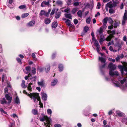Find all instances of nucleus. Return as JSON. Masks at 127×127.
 Listing matches in <instances>:
<instances>
[{
    "instance_id": "12",
    "label": "nucleus",
    "mask_w": 127,
    "mask_h": 127,
    "mask_svg": "<svg viewBox=\"0 0 127 127\" xmlns=\"http://www.w3.org/2000/svg\"><path fill=\"white\" fill-rule=\"evenodd\" d=\"M106 6L110 8H112L113 7V3L111 2H110L106 5Z\"/></svg>"
},
{
    "instance_id": "38",
    "label": "nucleus",
    "mask_w": 127,
    "mask_h": 127,
    "mask_svg": "<svg viewBox=\"0 0 127 127\" xmlns=\"http://www.w3.org/2000/svg\"><path fill=\"white\" fill-rule=\"evenodd\" d=\"M91 20V19L90 18V17L87 18L86 19V22L87 23V24H89Z\"/></svg>"
},
{
    "instance_id": "7",
    "label": "nucleus",
    "mask_w": 127,
    "mask_h": 127,
    "mask_svg": "<svg viewBox=\"0 0 127 127\" xmlns=\"http://www.w3.org/2000/svg\"><path fill=\"white\" fill-rule=\"evenodd\" d=\"M51 0H48L47 1H43L41 3V6L42 7H43L46 6H48Z\"/></svg>"
},
{
    "instance_id": "49",
    "label": "nucleus",
    "mask_w": 127,
    "mask_h": 127,
    "mask_svg": "<svg viewBox=\"0 0 127 127\" xmlns=\"http://www.w3.org/2000/svg\"><path fill=\"white\" fill-rule=\"evenodd\" d=\"M111 38L109 36H108L106 38V39H105V40H106L107 41H109L111 40Z\"/></svg>"
},
{
    "instance_id": "33",
    "label": "nucleus",
    "mask_w": 127,
    "mask_h": 127,
    "mask_svg": "<svg viewBox=\"0 0 127 127\" xmlns=\"http://www.w3.org/2000/svg\"><path fill=\"white\" fill-rule=\"evenodd\" d=\"M71 22V21L69 19H67V20H66V21H65V22L66 24V25L68 26L69 25L70 23Z\"/></svg>"
},
{
    "instance_id": "25",
    "label": "nucleus",
    "mask_w": 127,
    "mask_h": 127,
    "mask_svg": "<svg viewBox=\"0 0 127 127\" xmlns=\"http://www.w3.org/2000/svg\"><path fill=\"white\" fill-rule=\"evenodd\" d=\"M105 39V38L103 37H101L99 41V42L100 44H101L103 43V41H104Z\"/></svg>"
},
{
    "instance_id": "51",
    "label": "nucleus",
    "mask_w": 127,
    "mask_h": 127,
    "mask_svg": "<svg viewBox=\"0 0 127 127\" xmlns=\"http://www.w3.org/2000/svg\"><path fill=\"white\" fill-rule=\"evenodd\" d=\"M17 60L18 63H20V64H21V59L19 58H17Z\"/></svg>"
},
{
    "instance_id": "58",
    "label": "nucleus",
    "mask_w": 127,
    "mask_h": 127,
    "mask_svg": "<svg viewBox=\"0 0 127 127\" xmlns=\"http://www.w3.org/2000/svg\"><path fill=\"white\" fill-rule=\"evenodd\" d=\"M103 28L104 29H105L107 27L106 24H103Z\"/></svg>"
},
{
    "instance_id": "17",
    "label": "nucleus",
    "mask_w": 127,
    "mask_h": 127,
    "mask_svg": "<svg viewBox=\"0 0 127 127\" xmlns=\"http://www.w3.org/2000/svg\"><path fill=\"white\" fill-rule=\"evenodd\" d=\"M99 60L101 63H105V60L104 58L101 57H99Z\"/></svg>"
},
{
    "instance_id": "35",
    "label": "nucleus",
    "mask_w": 127,
    "mask_h": 127,
    "mask_svg": "<svg viewBox=\"0 0 127 127\" xmlns=\"http://www.w3.org/2000/svg\"><path fill=\"white\" fill-rule=\"evenodd\" d=\"M47 112L48 114L49 115H51L52 113V111L50 109H48L47 110Z\"/></svg>"
},
{
    "instance_id": "21",
    "label": "nucleus",
    "mask_w": 127,
    "mask_h": 127,
    "mask_svg": "<svg viewBox=\"0 0 127 127\" xmlns=\"http://www.w3.org/2000/svg\"><path fill=\"white\" fill-rule=\"evenodd\" d=\"M61 13L60 12H58L56 13L55 16V18L56 19L59 18L61 15Z\"/></svg>"
},
{
    "instance_id": "28",
    "label": "nucleus",
    "mask_w": 127,
    "mask_h": 127,
    "mask_svg": "<svg viewBox=\"0 0 127 127\" xmlns=\"http://www.w3.org/2000/svg\"><path fill=\"white\" fill-rule=\"evenodd\" d=\"M32 112L33 114L36 115L37 114V110H35V109H33L32 110Z\"/></svg>"
},
{
    "instance_id": "39",
    "label": "nucleus",
    "mask_w": 127,
    "mask_h": 127,
    "mask_svg": "<svg viewBox=\"0 0 127 127\" xmlns=\"http://www.w3.org/2000/svg\"><path fill=\"white\" fill-rule=\"evenodd\" d=\"M26 71L30 72L31 67L30 66H28L26 67Z\"/></svg>"
},
{
    "instance_id": "45",
    "label": "nucleus",
    "mask_w": 127,
    "mask_h": 127,
    "mask_svg": "<svg viewBox=\"0 0 127 127\" xmlns=\"http://www.w3.org/2000/svg\"><path fill=\"white\" fill-rule=\"evenodd\" d=\"M0 111L1 113H3L5 114H7V112H5V111H4L3 110V109L2 108H0Z\"/></svg>"
},
{
    "instance_id": "10",
    "label": "nucleus",
    "mask_w": 127,
    "mask_h": 127,
    "mask_svg": "<svg viewBox=\"0 0 127 127\" xmlns=\"http://www.w3.org/2000/svg\"><path fill=\"white\" fill-rule=\"evenodd\" d=\"M58 81V80L56 78L54 79L53 80L51 83V85L53 86L55 85L57 83Z\"/></svg>"
},
{
    "instance_id": "55",
    "label": "nucleus",
    "mask_w": 127,
    "mask_h": 127,
    "mask_svg": "<svg viewBox=\"0 0 127 127\" xmlns=\"http://www.w3.org/2000/svg\"><path fill=\"white\" fill-rule=\"evenodd\" d=\"M71 0H67V3L68 5H71Z\"/></svg>"
},
{
    "instance_id": "31",
    "label": "nucleus",
    "mask_w": 127,
    "mask_h": 127,
    "mask_svg": "<svg viewBox=\"0 0 127 127\" xmlns=\"http://www.w3.org/2000/svg\"><path fill=\"white\" fill-rule=\"evenodd\" d=\"M122 121L123 123H125L126 125H127V118H123L122 120Z\"/></svg>"
},
{
    "instance_id": "16",
    "label": "nucleus",
    "mask_w": 127,
    "mask_h": 127,
    "mask_svg": "<svg viewBox=\"0 0 127 127\" xmlns=\"http://www.w3.org/2000/svg\"><path fill=\"white\" fill-rule=\"evenodd\" d=\"M120 23V21H119V22H117L116 20L115 21V23L114 24V28H116L117 26H119V24Z\"/></svg>"
},
{
    "instance_id": "40",
    "label": "nucleus",
    "mask_w": 127,
    "mask_h": 127,
    "mask_svg": "<svg viewBox=\"0 0 127 127\" xmlns=\"http://www.w3.org/2000/svg\"><path fill=\"white\" fill-rule=\"evenodd\" d=\"M32 75L30 73H29L28 76H26L25 77V79L26 80H27L28 79L29 77H31V76Z\"/></svg>"
},
{
    "instance_id": "3",
    "label": "nucleus",
    "mask_w": 127,
    "mask_h": 127,
    "mask_svg": "<svg viewBox=\"0 0 127 127\" xmlns=\"http://www.w3.org/2000/svg\"><path fill=\"white\" fill-rule=\"evenodd\" d=\"M122 63L123 65V66L121 65L118 66L119 68L121 70V74L122 75H127V72L126 74L124 73V71H127V64L125 62H122Z\"/></svg>"
},
{
    "instance_id": "32",
    "label": "nucleus",
    "mask_w": 127,
    "mask_h": 127,
    "mask_svg": "<svg viewBox=\"0 0 127 127\" xmlns=\"http://www.w3.org/2000/svg\"><path fill=\"white\" fill-rule=\"evenodd\" d=\"M25 81L24 80H23L22 81V82L21 84V86L22 87H26L27 86L25 85Z\"/></svg>"
},
{
    "instance_id": "1",
    "label": "nucleus",
    "mask_w": 127,
    "mask_h": 127,
    "mask_svg": "<svg viewBox=\"0 0 127 127\" xmlns=\"http://www.w3.org/2000/svg\"><path fill=\"white\" fill-rule=\"evenodd\" d=\"M108 67L109 69V74L110 75H113L118 76L119 73L117 71H112V70H115L116 68L115 65L112 63H110L109 64Z\"/></svg>"
},
{
    "instance_id": "36",
    "label": "nucleus",
    "mask_w": 127,
    "mask_h": 127,
    "mask_svg": "<svg viewBox=\"0 0 127 127\" xmlns=\"http://www.w3.org/2000/svg\"><path fill=\"white\" fill-rule=\"evenodd\" d=\"M94 43L96 47H99V45L97 40L95 41L94 42Z\"/></svg>"
},
{
    "instance_id": "56",
    "label": "nucleus",
    "mask_w": 127,
    "mask_h": 127,
    "mask_svg": "<svg viewBox=\"0 0 127 127\" xmlns=\"http://www.w3.org/2000/svg\"><path fill=\"white\" fill-rule=\"evenodd\" d=\"M74 24H75L76 25L77 24V23H78V20L77 19H75L74 20Z\"/></svg>"
},
{
    "instance_id": "57",
    "label": "nucleus",
    "mask_w": 127,
    "mask_h": 127,
    "mask_svg": "<svg viewBox=\"0 0 127 127\" xmlns=\"http://www.w3.org/2000/svg\"><path fill=\"white\" fill-rule=\"evenodd\" d=\"M14 123H11L9 125V127H12L13 126H14Z\"/></svg>"
},
{
    "instance_id": "47",
    "label": "nucleus",
    "mask_w": 127,
    "mask_h": 127,
    "mask_svg": "<svg viewBox=\"0 0 127 127\" xmlns=\"http://www.w3.org/2000/svg\"><path fill=\"white\" fill-rule=\"evenodd\" d=\"M45 11L43 10H42L41 11L40 15H41L42 16L44 14H45Z\"/></svg>"
},
{
    "instance_id": "53",
    "label": "nucleus",
    "mask_w": 127,
    "mask_h": 127,
    "mask_svg": "<svg viewBox=\"0 0 127 127\" xmlns=\"http://www.w3.org/2000/svg\"><path fill=\"white\" fill-rule=\"evenodd\" d=\"M55 11V9H53L50 14V15L52 16V15H53V14L54 13Z\"/></svg>"
},
{
    "instance_id": "64",
    "label": "nucleus",
    "mask_w": 127,
    "mask_h": 127,
    "mask_svg": "<svg viewBox=\"0 0 127 127\" xmlns=\"http://www.w3.org/2000/svg\"><path fill=\"white\" fill-rule=\"evenodd\" d=\"M123 6H124L123 4V3H122L121 4V5L120 7V8L121 9H122L123 8Z\"/></svg>"
},
{
    "instance_id": "24",
    "label": "nucleus",
    "mask_w": 127,
    "mask_h": 127,
    "mask_svg": "<svg viewBox=\"0 0 127 127\" xmlns=\"http://www.w3.org/2000/svg\"><path fill=\"white\" fill-rule=\"evenodd\" d=\"M29 15V14L27 13H25L23 14L21 16L22 18H24L28 16Z\"/></svg>"
},
{
    "instance_id": "4",
    "label": "nucleus",
    "mask_w": 127,
    "mask_h": 127,
    "mask_svg": "<svg viewBox=\"0 0 127 127\" xmlns=\"http://www.w3.org/2000/svg\"><path fill=\"white\" fill-rule=\"evenodd\" d=\"M41 122H44L45 120L46 121V123L45 122L44 123V125H46V124L48 125H50V123L51 120L47 116H44L43 117L39 118Z\"/></svg>"
},
{
    "instance_id": "46",
    "label": "nucleus",
    "mask_w": 127,
    "mask_h": 127,
    "mask_svg": "<svg viewBox=\"0 0 127 127\" xmlns=\"http://www.w3.org/2000/svg\"><path fill=\"white\" fill-rule=\"evenodd\" d=\"M80 3L81 2H75L73 4L74 6H78L79 5V3Z\"/></svg>"
},
{
    "instance_id": "18",
    "label": "nucleus",
    "mask_w": 127,
    "mask_h": 127,
    "mask_svg": "<svg viewBox=\"0 0 127 127\" xmlns=\"http://www.w3.org/2000/svg\"><path fill=\"white\" fill-rule=\"evenodd\" d=\"M65 16L66 18L70 19H71L72 17V16L70 14L67 13H66L65 14Z\"/></svg>"
},
{
    "instance_id": "30",
    "label": "nucleus",
    "mask_w": 127,
    "mask_h": 127,
    "mask_svg": "<svg viewBox=\"0 0 127 127\" xmlns=\"http://www.w3.org/2000/svg\"><path fill=\"white\" fill-rule=\"evenodd\" d=\"M108 18L107 17L105 18L103 20V24H107Z\"/></svg>"
},
{
    "instance_id": "52",
    "label": "nucleus",
    "mask_w": 127,
    "mask_h": 127,
    "mask_svg": "<svg viewBox=\"0 0 127 127\" xmlns=\"http://www.w3.org/2000/svg\"><path fill=\"white\" fill-rule=\"evenodd\" d=\"M108 60L112 62H114L115 61V60L114 59H113L111 58H109L108 59Z\"/></svg>"
},
{
    "instance_id": "9",
    "label": "nucleus",
    "mask_w": 127,
    "mask_h": 127,
    "mask_svg": "<svg viewBox=\"0 0 127 127\" xmlns=\"http://www.w3.org/2000/svg\"><path fill=\"white\" fill-rule=\"evenodd\" d=\"M89 28L87 26H86L84 28L83 32L81 34L82 36L84 35L87 32Z\"/></svg>"
},
{
    "instance_id": "60",
    "label": "nucleus",
    "mask_w": 127,
    "mask_h": 127,
    "mask_svg": "<svg viewBox=\"0 0 127 127\" xmlns=\"http://www.w3.org/2000/svg\"><path fill=\"white\" fill-rule=\"evenodd\" d=\"M102 28H100V29L99 30V33L100 34H101L102 33Z\"/></svg>"
},
{
    "instance_id": "54",
    "label": "nucleus",
    "mask_w": 127,
    "mask_h": 127,
    "mask_svg": "<svg viewBox=\"0 0 127 127\" xmlns=\"http://www.w3.org/2000/svg\"><path fill=\"white\" fill-rule=\"evenodd\" d=\"M5 76L4 75H2V82H3L4 81Z\"/></svg>"
},
{
    "instance_id": "42",
    "label": "nucleus",
    "mask_w": 127,
    "mask_h": 127,
    "mask_svg": "<svg viewBox=\"0 0 127 127\" xmlns=\"http://www.w3.org/2000/svg\"><path fill=\"white\" fill-rule=\"evenodd\" d=\"M126 78H124L123 80H121L120 82L121 84H124V82L126 81Z\"/></svg>"
},
{
    "instance_id": "50",
    "label": "nucleus",
    "mask_w": 127,
    "mask_h": 127,
    "mask_svg": "<svg viewBox=\"0 0 127 127\" xmlns=\"http://www.w3.org/2000/svg\"><path fill=\"white\" fill-rule=\"evenodd\" d=\"M54 127H61L60 125L58 124H56L54 125Z\"/></svg>"
},
{
    "instance_id": "14",
    "label": "nucleus",
    "mask_w": 127,
    "mask_h": 127,
    "mask_svg": "<svg viewBox=\"0 0 127 127\" xmlns=\"http://www.w3.org/2000/svg\"><path fill=\"white\" fill-rule=\"evenodd\" d=\"M35 23V22L34 21L32 20L30 21L28 24L29 26H33Z\"/></svg>"
},
{
    "instance_id": "22",
    "label": "nucleus",
    "mask_w": 127,
    "mask_h": 127,
    "mask_svg": "<svg viewBox=\"0 0 127 127\" xmlns=\"http://www.w3.org/2000/svg\"><path fill=\"white\" fill-rule=\"evenodd\" d=\"M15 103L17 104L20 103V100L18 96H16V97L15 99Z\"/></svg>"
},
{
    "instance_id": "23",
    "label": "nucleus",
    "mask_w": 127,
    "mask_h": 127,
    "mask_svg": "<svg viewBox=\"0 0 127 127\" xmlns=\"http://www.w3.org/2000/svg\"><path fill=\"white\" fill-rule=\"evenodd\" d=\"M50 66L49 65H46L45 67V71L46 72H48L50 70Z\"/></svg>"
},
{
    "instance_id": "11",
    "label": "nucleus",
    "mask_w": 127,
    "mask_h": 127,
    "mask_svg": "<svg viewBox=\"0 0 127 127\" xmlns=\"http://www.w3.org/2000/svg\"><path fill=\"white\" fill-rule=\"evenodd\" d=\"M42 98L43 100H46L47 99V95L44 93H42Z\"/></svg>"
},
{
    "instance_id": "6",
    "label": "nucleus",
    "mask_w": 127,
    "mask_h": 127,
    "mask_svg": "<svg viewBox=\"0 0 127 127\" xmlns=\"http://www.w3.org/2000/svg\"><path fill=\"white\" fill-rule=\"evenodd\" d=\"M5 97L7 100H8V104H10L11 102L12 97L9 94H6L5 95Z\"/></svg>"
},
{
    "instance_id": "48",
    "label": "nucleus",
    "mask_w": 127,
    "mask_h": 127,
    "mask_svg": "<svg viewBox=\"0 0 127 127\" xmlns=\"http://www.w3.org/2000/svg\"><path fill=\"white\" fill-rule=\"evenodd\" d=\"M114 11V10L112 8H110L109 10V12L110 14H112L113 13Z\"/></svg>"
},
{
    "instance_id": "19",
    "label": "nucleus",
    "mask_w": 127,
    "mask_h": 127,
    "mask_svg": "<svg viewBox=\"0 0 127 127\" xmlns=\"http://www.w3.org/2000/svg\"><path fill=\"white\" fill-rule=\"evenodd\" d=\"M44 22L46 24H48L51 22V20L49 19L46 18Z\"/></svg>"
},
{
    "instance_id": "41",
    "label": "nucleus",
    "mask_w": 127,
    "mask_h": 127,
    "mask_svg": "<svg viewBox=\"0 0 127 127\" xmlns=\"http://www.w3.org/2000/svg\"><path fill=\"white\" fill-rule=\"evenodd\" d=\"M122 91L125 92L127 91V88H120Z\"/></svg>"
},
{
    "instance_id": "62",
    "label": "nucleus",
    "mask_w": 127,
    "mask_h": 127,
    "mask_svg": "<svg viewBox=\"0 0 127 127\" xmlns=\"http://www.w3.org/2000/svg\"><path fill=\"white\" fill-rule=\"evenodd\" d=\"M127 37L126 36H124L123 39L124 41H127Z\"/></svg>"
},
{
    "instance_id": "43",
    "label": "nucleus",
    "mask_w": 127,
    "mask_h": 127,
    "mask_svg": "<svg viewBox=\"0 0 127 127\" xmlns=\"http://www.w3.org/2000/svg\"><path fill=\"white\" fill-rule=\"evenodd\" d=\"M30 79L32 81V82L33 81H36V76H35L31 78H30Z\"/></svg>"
},
{
    "instance_id": "20",
    "label": "nucleus",
    "mask_w": 127,
    "mask_h": 127,
    "mask_svg": "<svg viewBox=\"0 0 127 127\" xmlns=\"http://www.w3.org/2000/svg\"><path fill=\"white\" fill-rule=\"evenodd\" d=\"M57 23L56 22H54L52 23V26L53 28H56L57 26Z\"/></svg>"
},
{
    "instance_id": "13",
    "label": "nucleus",
    "mask_w": 127,
    "mask_h": 127,
    "mask_svg": "<svg viewBox=\"0 0 127 127\" xmlns=\"http://www.w3.org/2000/svg\"><path fill=\"white\" fill-rule=\"evenodd\" d=\"M116 113L119 116H123L124 114L119 111H116Z\"/></svg>"
},
{
    "instance_id": "44",
    "label": "nucleus",
    "mask_w": 127,
    "mask_h": 127,
    "mask_svg": "<svg viewBox=\"0 0 127 127\" xmlns=\"http://www.w3.org/2000/svg\"><path fill=\"white\" fill-rule=\"evenodd\" d=\"M56 4L58 5H61L62 4V2L61 1L58 0L56 2Z\"/></svg>"
},
{
    "instance_id": "5",
    "label": "nucleus",
    "mask_w": 127,
    "mask_h": 127,
    "mask_svg": "<svg viewBox=\"0 0 127 127\" xmlns=\"http://www.w3.org/2000/svg\"><path fill=\"white\" fill-rule=\"evenodd\" d=\"M127 20V10L125 11L124 15L123 17V20L122 22V25H124L126 23V21Z\"/></svg>"
},
{
    "instance_id": "27",
    "label": "nucleus",
    "mask_w": 127,
    "mask_h": 127,
    "mask_svg": "<svg viewBox=\"0 0 127 127\" xmlns=\"http://www.w3.org/2000/svg\"><path fill=\"white\" fill-rule=\"evenodd\" d=\"M32 72L33 74H35L36 72V69L34 67H33L32 68Z\"/></svg>"
},
{
    "instance_id": "37",
    "label": "nucleus",
    "mask_w": 127,
    "mask_h": 127,
    "mask_svg": "<svg viewBox=\"0 0 127 127\" xmlns=\"http://www.w3.org/2000/svg\"><path fill=\"white\" fill-rule=\"evenodd\" d=\"M77 14L79 17H81L82 16V12L81 11L79 10L77 12Z\"/></svg>"
},
{
    "instance_id": "15",
    "label": "nucleus",
    "mask_w": 127,
    "mask_h": 127,
    "mask_svg": "<svg viewBox=\"0 0 127 127\" xmlns=\"http://www.w3.org/2000/svg\"><path fill=\"white\" fill-rule=\"evenodd\" d=\"M38 85L41 87H43L44 85V83L43 80H41V81L38 82L37 83Z\"/></svg>"
},
{
    "instance_id": "63",
    "label": "nucleus",
    "mask_w": 127,
    "mask_h": 127,
    "mask_svg": "<svg viewBox=\"0 0 127 127\" xmlns=\"http://www.w3.org/2000/svg\"><path fill=\"white\" fill-rule=\"evenodd\" d=\"M113 2V6L114 7H115L117 5V3L115 1Z\"/></svg>"
},
{
    "instance_id": "8",
    "label": "nucleus",
    "mask_w": 127,
    "mask_h": 127,
    "mask_svg": "<svg viewBox=\"0 0 127 127\" xmlns=\"http://www.w3.org/2000/svg\"><path fill=\"white\" fill-rule=\"evenodd\" d=\"M0 102L2 104H8V102L6 101L5 99L4 98L0 100Z\"/></svg>"
},
{
    "instance_id": "29",
    "label": "nucleus",
    "mask_w": 127,
    "mask_h": 127,
    "mask_svg": "<svg viewBox=\"0 0 127 127\" xmlns=\"http://www.w3.org/2000/svg\"><path fill=\"white\" fill-rule=\"evenodd\" d=\"M108 33H110V34H111L112 35H114L115 33V32L114 30H113L112 31H109L108 32Z\"/></svg>"
},
{
    "instance_id": "2",
    "label": "nucleus",
    "mask_w": 127,
    "mask_h": 127,
    "mask_svg": "<svg viewBox=\"0 0 127 127\" xmlns=\"http://www.w3.org/2000/svg\"><path fill=\"white\" fill-rule=\"evenodd\" d=\"M23 93L26 94L28 96L31 98H32L34 102L36 101V99L38 101H39L40 100V97L39 96V94L37 93H30V94H28L25 90L23 91Z\"/></svg>"
},
{
    "instance_id": "34",
    "label": "nucleus",
    "mask_w": 127,
    "mask_h": 127,
    "mask_svg": "<svg viewBox=\"0 0 127 127\" xmlns=\"http://www.w3.org/2000/svg\"><path fill=\"white\" fill-rule=\"evenodd\" d=\"M26 8V6L25 5H22L19 7V8L20 9H24Z\"/></svg>"
},
{
    "instance_id": "59",
    "label": "nucleus",
    "mask_w": 127,
    "mask_h": 127,
    "mask_svg": "<svg viewBox=\"0 0 127 127\" xmlns=\"http://www.w3.org/2000/svg\"><path fill=\"white\" fill-rule=\"evenodd\" d=\"M32 56L33 59L35 60V55L34 53H32Z\"/></svg>"
},
{
    "instance_id": "61",
    "label": "nucleus",
    "mask_w": 127,
    "mask_h": 127,
    "mask_svg": "<svg viewBox=\"0 0 127 127\" xmlns=\"http://www.w3.org/2000/svg\"><path fill=\"white\" fill-rule=\"evenodd\" d=\"M4 92L5 93H7L8 92V89L7 88H5L4 89Z\"/></svg>"
},
{
    "instance_id": "26",
    "label": "nucleus",
    "mask_w": 127,
    "mask_h": 127,
    "mask_svg": "<svg viewBox=\"0 0 127 127\" xmlns=\"http://www.w3.org/2000/svg\"><path fill=\"white\" fill-rule=\"evenodd\" d=\"M59 68L60 71H62L63 69V65L61 64L59 65Z\"/></svg>"
}]
</instances>
